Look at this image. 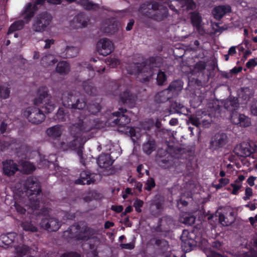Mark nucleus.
<instances>
[{
    "label": "nucleus",
    "mask_w": 257,
    "mask_h": 257,
    "mask_svg": "<svg viewBox=\"0 0 257 257\" xmlns=\"http://www.w3.org/2000/svg\"><path fill=\"white\" fill-rule=\"evenodd\" d=\"M49 89L46 86H41L37 91V97L34 100L36 106L44 104L41 108L30 107L24 111V115L33 124H40L45 119V113L52 112L55 107V104L49 99Z\"/></svg>",
    "instance_id": "nucleus-1"
},
{
    "label": "nucleus",
    "mask_w": 257,
    "mask_h": 257,
    "mask_svg": "<svg viewBox=\"0 0 257 257\" xmlns=\"http://www.w3.org/2000/svg\"><path fill=\"white\" fill-rule=\"evenodd\" d=\"M100 127L99 120L93 116H88L82 119H79L78 122L73 123L70 128L71 135L76 138L71 141L69 144L70 147L74 149L77 147V138L83 133H88L93 130Z\"/></svg>",
    "instance_id": "nucleus-2"
},
{
    "label": "nucleus",
    "mask_w": 257,
    "mask_h": 257,
    "mask_svg": "<svg viewBox=\"0 0 257 257\" xmlns=\"http://www.w3.org/2000/svg\"><path fill=\"white\" fill-rule=\"evenodd\" d=\"M26 195L29 200L30 206L33 210H38L41 199V187L38 180L33 176L27 178L24 184Z\"/></svg>",
    "instance_id": "nucleus-3"
},
{
    "label": "nucleus",
    "mask_w": 257,
    "mask_h": 257,
    "mask_svg": "<svg viewBox=\"0 0 257 257\" xmlns=\"http://www.w3.org/2000/svg\"><path fill=\"white\" fill-rule=\"evenodd\" d=\"M139 11L157 21H161L167 18L169 14L168 8L158 2H146L141 5Z\"/></svg>",
    "instance_id": "nucleus-4"
},
{
    "label": "nucleus",
    "mask_w": 257,
    "mask_h": 257,
    "mask_svg": "<svg viewBox=\"0 0 257 257\" xmlns=\"http://www.w3.org/2000/svg\"><path fill=\"white\" fill-rule=\"evenodd\" d=\"M96 233L94 229L86 225L80 226L79 224L71 225L64 232L63 235L68 241L70 239L76 240L87 241Z\"/></svg>",
    "instance_id": "nucleus-5"
},
{
    "label": "nucleus",
    "mask_w": 257,
    "mask_h": 257,
    "mask_svg": "<svg viewBox=\"0 0 257 257\" xmlns=\"http://www.w3.org/2000/svg\"><path fill=\"white\" fill-rule=\"evenodd\" d=\"M163 64V59L160 56L150 57L146 59L145 62L137 63L133 64L132 70H128L130 74H138L145 73L151 67H160Z\"/></svg>",
    "instance_id": "nucleus-6"
},
{
    "label": "nucleus",
    "mask_w": 257,
    "mask_h": 257,
    "mask_svg": "<svg viewBox=\"0 0 257 257\" xmlns=\"http://www.w3.org/2000/svg\"><path fill=\"white\" fill-rule=\"evenodd\" d=\"M52 20V16L47 12H44L35 17L32 28L36 32H43L50 24Z\"/></svg>",
    "instance_id": "nucleus-7"
},
{
    "label": "nucleus",
    "mask_w": 257,
    "mask_h": 257,
    "mask_svg": "<svg viewBox=\"0 0 257 257\" xmlns=\"http://www.w3.org/2000/svg\"><path fill=\"white\" fill-rule=\"evenodd\" d=\"M61 99L63 105L68 108L83 110L86 105L84 99L76 98L71 92L64 93Z\"/></svg>",
    "instance_id": "nucleus-8"
},
{
    "label": "nucleus",
    "mask_w": 257,
    "mask_h": 257,
    "mask_svg": "<svg viewBox=\"0 0 257 257\" xmlns=\"http://www.w3.org/2000/svg\"><path fill=\"white\" fill-rule=\"evenodd\" d=\"M189 121L192 125L197 127L202 125L204 127H208L212 121L211 114L205 110H198L195 116H192L189 118Z\"/></svg>",
    "instance_id": "nucleus-9"
},
{
    "label": "nucleus",
    "mask_w": 257,
    "mask_h": 257,
    "mask_svg": "<svg viewBox=\"0 0 257 257\" xmlns=\"http://www.w3.org/2000/svg\"><path fill=\"white\" fill-rule=\"evenodd\" d=\"M24 237L14 232L2 234L0 236V244L6 246H15L16 244L23 242Z\"/></svg>",
    "instance_id": "nucleus-10"
},
{
    "label": "nucleus",
    "mask_w": 257,
    "mask_h": 257,
    "mask_svg": "<svg viewBox=\"0 0 257 257\" xmlns=\"http://www.w3.org/2000/svg\"><path fill=\"white\" fill-rule=\"evenodd\" d=\"M228 142V137L224 133H218L213 136L210 141L209 148L212 151L223 148Z\"/></svg>",
    "instance_id": "nucleus-11"
},
{
    "label": "nucleus",
    "mask_w": 257,
    "mask_h": 257,
    "mask_svg": "<svg viewBox=\"0 0 257 257\" xmlns=\"http://www.w3.org/2000/svg\"><path fill=\"white\" fill-rule=\"evenodd\" d=\"M41 227L49 232L56 231L61 224L59 220L54 217H42L40 223Z\"/></svg>",
    "instance_id": "nucleus-12"
},
{
    "label": "nucleus",
    "mask_w": 257,
    "mask_h": 257,
    "mask_svg": "<svg viewBox=\"0 0 257 257\" xmlns=\"http://www.w3.org/2000/svg\"><path fill=\"white\" fill-rule=\"evenodd\" d=\"M126 111V109L120 108L118 111L113 112L112 115L116 118L112 121V122L114 125L122 127L128 124L131 122V118L125 114Z\"/></svg>",
    "instance_id": "nucleus-13"
},
{
    "label": "nucleus",
    "mask_w": 257,
    "mask_h": 257,
    "mask_svg": "<svg viewBox=\"0 0 257 257\" xmlns=\"http://www.w3.org/2000/svg\"><path fill=\"white\" fill-rule=\"evenodd\" d=\"M96 49L100 55L107 56L113 51V44L107 38L101 39L96 44Z\"/></svg>",
    "instance_id": "nucleus-14"
},
{
    "label": "nucleus",
    "mask_w": 257,
    "mask_h": 257,
    "mask_svg": "<svg viewBox=\"0 0 257 257\" xmlns=\"http://www.w3.org/2000/svg\"><path fill=\"white\" fill-rule=\"evenodd\" d=\"M233 152L238 156L247 157L254 152V149L251 147L249 143L243 142L237 145L234 148Z\"/></svg>",
    "instance_id": "nucleus-15"
},
{
    "label": "nucleus",
    "mask_w": 257,
    "mask_h": 257,
    "mask_svg": "<svg viewBox=\"0 0 257 257\" xmlns=\"http://www.w3.org/2000/svg\"><path fill=\"white\" fill-rule=\"evenodd\" d=\"M230 121L234 124L244 127H247L250 124L248 117L237 112H233L230 114Z\"/></svg>",
    "instance_id": "nucleus-16"
},
{
    "label": "nucleus",
    "mask_w": 257,
    "mask_h": 257,
    "mask_svg": "<svg viewBox=\"0 0 257 257\" xmlns=\"http://www.w3.org/2000/svg\"><path fill=\"white\" fill-rule=\"evenodd\" d=\"M231 12V8L229 5H219L213 9L212 14L216 20L220 21L224 16Z\"/></svg>",
    "instance_id": "nucleus-17"
},
{
    "label": "nucleus",
    "mask_w": 257,
    "mask_h": 257,
    "mask_svg": "<svg viewBox=\"0 0 257 257\" xmlns=\"http://www.w3.org/2000/svg\"><path fill=\"white\" fill-rule=\"evenodd\" d=\"M3 173L7 176L14 175L19 170L18 164L13 160H7L3 162Z\"/></svg>",
    "instance_id": "nucleus-18"
},
{
    "label": "nucleus",
    "mask_w": 257,
    "mask_h": 257,
    "mask_svg": "<svg viewBox=\"0 0 257 257\" xmlns=\"http://www.w3.org/2000/svg\"><path fill=\"white\" fill-rule=\"evenodd\" d=\"M136 98V95L126 90L120 95L119 102L132 108L135 105Z\"/></svg>",
    "instance_id": "nucleus-19"
},
{
    "label": "nucleus",
    "mask_w": 257,
    "mask_h": 257,
    "mask_svg": "<svg viewBox=\"0 0 257 257\" xmlns=\"http://www.w3.org/2000/svg\"><path fill=\"white\" fill-rule=\"evenodd\" d=\"M224 108L227 110L233 112L235 111L239 107L238 99L237 97L229 96L227 99L223 101L222 103Z\"/></svg>",
    "instance_id": "nucleus-20"
},
{
    "label": "nucleus",
    "mask_w": 257,
    "mask_h": 257,
    "mask_svg": "<svg viewBox=\"0 0 257 257\" xmlns=\"http://www.w3.org/2000/svg\"><path fill=\"white\" fill-rule=\"evenodd\" d=\"M93 175L87 171H83L80 174L79 179L75 180V183L79 185H90L94 183L95 179Z\"/></svg>",
    "instance_id": "nucleus-21"
},
{
    "label": "nucleus",
    "mask_w": 257,
    "mask_h": 257,
    "mask_svg": "<svg viewBox=\"0 0 257 257\" xmlns=\"http://www.w3.org/2000/svg\"><path fill=\"white\" fill-rule=\"evenodd\" d=\"M113 161L114 160L111 159L109 154H102L99 156L97 160V164L101 168H107L110 167Z\"/></svg>",
    "instance_id": "nucleus-22"
},
{
    "label": "nucleus",
    "mask_w": 257,
    "mask_h": 257,
    "mask_svg": "<svg viewBox=\"0 0 257 257\" xmlns=\"http://www.w3.org/2000/svg\"><path fill=\"white\" fill-rule=\"evenodd\" d=\"M172 97V94L165 89L158 92L155 96L154 100L157 103H164Z\"/></svg>",
    "instance_id": "nucleus-23"
},
{
    "label": "nucleus",
    "mask_w": 257,
    "mask_h": 257,
    "mask_svg": "<svg viewBox=\"0 0 257 257\" xmlns=\"http://www.w3.org/2000/svg\"><path fill=\"white\" fill-rule=\"evenodd\" d=\"M78 53V49L77 48L67 46L63 51L59 53L58 55L62 58L68 59L76 56Z\"/></svg>",
    "instance_id": "nucleus-24"
},
{
    "label": "nucleus",
    "mask_w": 257,
    "mask_h": 257,
    "mask_svg": "<svg viewBox=\"0 0 257 257\" xmlns=\"http://www.w3.org/2000/svg\"><path fill=\"white\" fill-rule=\"evenodd\" d=\"M156 143L154 139L150 138L142 146L144 153L147 155L151 154L156 149Z\"/></svg>",
    "instance_id": "nucleus-25"
},
{
    "label": "nucleus",
    "mask_w": 257,
    "mask_h": 257,
    "mask_svg": "<svg viewBox=\"0 0 257 257\" xmlns=\"http://www.w3.org/2000/svg\"><path fill=\"white\" fill-rule=\"evenodd\" d=\"M61 127L59 125H56L50 127L46 130L47 135L54 139H57L61 136L62 135Z\"/></svg>",
    "instance_id": "nucleus-26"
},
{
    "label": "nucleus",
    "mask_w": 257,
    "mask_h": 257,
    "mask_svg": "<svg viewBox=\"0 0 257 257\" xmlns=\"http://www.w3.org/2000/svg\"><path fill=\"white\" fill-rule=\"evenodd\" d=\"M191 22L192 26L197 30H199L201 28V23L202 18L201 14L196 11L190 13Z\"/></svg>",
    "instance_id": "nucleus-27"
},
{
    "label": "nucleus",
    "mask_w": 257,
    "mask_h": 257,
    "mask_svg": "<svg viewBox=\"0 0 257 257\" xmlns=\"http://www.w3.org/2000/svg\"><path fill=\"white\" fill-rule=\"evenodd\" d=\"M82 87L84 91L88 95L94 96L97 94L96 87L94 86V84L89 80L83 82Z\"/></svg>",
    "instance_id": "nucleus-28"
},
{
    "label": "nucleus",
    "mask_w": 257,
    "mask_h": 257,
    "mask_svg": "<svg viewBox=\"0 0 257 257\" xmlns=\"http://www.w3.org/2000/svg\"><path fill=\"white\" fill-rule=\"evenodd\" d=\"M182 88L183 82L180 80H177L172 81L167 89L169 90V92H171L173 96L174 94L177 93L179 91H180Z\"/></svg>",
    "instance_id": "nucleus-29"
},
{
    "label": "nucleus",
    "mask_w": 257,
    "mask_h": 257,
    "mask_svg": "<svg viewBox=\"0 0 257 257\" xmlns=\"http://www.w3.org/2000/svg\"><path fill=\"white\" fill-rule=\"evenodd\" d=\"M151 213L154 216H160L163 210V203L160 201H155L151 204Z\"/></svg>",
    "instance_id": "nucleus-30"
},
{
    "label": "nucleus",
    "mask_w": 257,
    "mask_h": 257,
    "mask_svg": "<svg viewBox=\"0 0 257 257\" xmlns=\"http://www.w3.org/2000/svg\"><path fill=\"white\" fill-rule=\"evenodd\" d=\"M173 167L174 171L177 174L182 172L186 168V162L184 160L182 161L179 159L175 158L173 160Z\"/></svg>",
    "instance_id": "nucleus-31"
},
{
    "label": "nucleus",
    "mask_w": 257,
    "mask_h": 257,
    "mask_svg": "<svg viewBox=\"0 0 257 257\" xmlns=\"http://www.w3.org/2000/svg\"><path fill=\"white\" fill-rule=\"evenodd\" d=\"M24 25L25 23L23 20H18L15 21L9 27L7 35H10L15 31L23 29Z\"/></svg>",
    "instance_id": "nucleus-32"
},
{
    "label": "nucleus",
    "mask_w": 257,
    "mask_h": 257,
    "mask_svg": "<svg viewBox=\"0 0 257 257\" xmlns=\"http://www.w3.org/2000/svg\"><path fill=\"white\" fill-rule=\"evenodd\" d=\"M11 86L8 83L0 85V98L6 99L10 97Z\"/></svg>",
    "instance_id": "nucleus-33"
},
{
    "label": "nucleus",
    "mask_w": 257,
    "mask_h": 257,
    "mask_svg": "<svg viewBox=\"0 0 257 257\" xmlns=\"http://www.w3.org/2000/svg\"><path fill=\"white\" fill-rule=\"evenodd\" d=\"M35 10V6L32 7L30 3H29L27 7L26 8L24 19L27 23L29 22L30 20L34 16Z\"/></svg>",
    "instance_id": "nucleus-34"
},
{
    "label": "nucleus",
    "mask_w": 257,
    "mask_h": 257,
    "mask_svg": "<svg viewBox=\"0 0 257 257\" xmlns=\"http://www.w3.org/2000/svg\"><path fill=\"white\" fill-rule=\"evenodd\" d=\"M58 62V60L53 58L51 55H46L43 57L41 60V65L46 67L50 65L55 64Z\"/></svg>",
    "instance_id": "nucleus-35"
},
{
    "label": "nucleus",
    "mask_w": 257,
    "mask_h": 257,
    "mask_svg": "<svg viewBox=\"0 0 257 257\" xmlns=\"http://www.w3.org/2000/svg\"><path fill=\"white\" fill-rule=\"evenodd\" d=\"M87 107L88 111L92 114H96L97 113L99 112L101 109L100 101H92L91 103H89L88 105H86L85 107Z\"/></svg>",
    "instance_id": "nucleus-36"
},
{
    "label": "nucleus",
    "mask_w": 257,
    "mask_h": 257,
    "mask_svg": "<svg viewBox=\"0 0 257 257\" xmlns=\"http://www.w3.org/2000/svg\"><path fill=\"white\" fill-rule=\"evenodd\" d=\"M15 251L16 257H23L29 251L30 248L28 245H22L21 246L16 244Z\"/></svg>",
    "instance_id": "nucleus-37"
},
{
    "label": "nucleus",
    "mask_w": 257,
    "mask_h": 257,
    "mask_svg": "<svg viewBox=\"0 0 257 257\" xmlns=\"http://www.w3.org/2000/svg\"><path fill=\"white\" fill-rule=\"evenodd\" d=\"M69 64L66 61L59 62L56 67V71L61 74H66L69 71Z\"/></svg>",
    "instance_id": "nucleus-38"
},
{
    "label": "nucleus",
    "mask_w": 257,
    "mask_h": 257,
    "mask_svg": "<svg viewBox=\"0 0 257 257\" xmlns=\"http://www.w3.org/2000/svg\"><path fill=\"white\" fill-rule=\"evenodd\" d=\"M151 241L154 242L153 245L161 249H166L169 245L168 242L165 239L153 237Z\"/></svg>",
    "instance_id": "nucleus-39"
},
{
    "label": "nucleus",
    "mask_w": 257,
    "mask_h": 257,
    "mask_svg": "<svg viewBox=\"0 0 257 257\" xmlns=\"http://www.w3.org/2000/svg\"><path fill=\"white\" fill-rule=\"evenodd\" d=\"M184 108L183 105L177 100L172 101L170 106V111L173 113H181V110Z\"/></svg>",
    "instance_id": "nucleus-40"
},
{
    "label": "nucleus",
    "mask_w": 257,
    "mask_h": 257,
    "mask_svg": "<svg viewBox=\"0 0 257 257\" xmlns=\"http://www.w3.org/2000/svg\"><path fill=\"white\" fill-rule=\"evenodd\" d=\"M74 21L79 24L80 27H85L87 25L88 20L83 14L80 13L76 15Z\"/></svg>",
    "instance_id": "nucleus-41"
},
{
    "label": "nucleus",
    "mask_w": 257,
    "mask_h": 257,
    "mask_svg": "<svg viewBox=\"0 0 257 257\" xmlns=\"http://www.w3.org/2000/svg\"><path fill=\"white\" fill-rule=\"evenodd\" d=\"M167 76L165 72L159 70L156 78L157 83L158 85H163L167 81Z\"/></svg>",
    "instance_id": "nucleus-42"
},
{
    "label": "nucleus",
    "mask_w": 257,
    "mask_h": 257,
    "mask_svg": "<svg viewBox=\"0 0 257 257\" xmlns=\"http://www.w3.org/2000/svg\"><path fill=\"white\" fill-rule=\"evenodd\" d=\"M21 226L23 229L26 231L35 232L38 231L37 227L30 222H23L21 224Z\"/></svg>",
    "instance_id": "nucleus-43"
},
{
    "label": "nucleus",
    "mask_w": 257,
    "mask_h": 257,
    "mask_svg": "<svg viewBox=\"0 0 257 257\" xmlns=\"http://www.w3.org/2000/svg\"><path fill=\"white\" fill-rule=\"evenodd\" d=\"M81 4L85 10H95L98 7V5L94 4L89 0H82L81 2Z\"/></svg>",
    "instance_id": "nucleus-44"
},
{
    "label": "nucleus",
    "mask_w": 257,
    "mask_h": 257,
    "mask_svg": "<svg viewBox=\"0 0 257 257\" xmlns=\"http://www.w3.org/2000/svg\"><path fill=\"white\" fill-rule=\"evenodd\" d=\"M54 119L60 122L66 121V113L63 108H59L57 113L54 116Z\"/></svg>",
    "instance_id": "nucleus-45"
},
{
    "label": "nucleus",
    "mask_w": 257,
    "mask_h": 257,
    "mask_svg": "<svg viewBox=\"0 0 257 257\" xmlns=\"http://www.w3.org/2000/svg\"><path fill=\"white\" fill-rule=\"evenodd\" d=\"M155 186L156 183L155 179L152 177H150L145 183L144 189L146 190L150 191L155 187Z\"/></svg>",
    "instance_id": "nucleus-46"
},
{
    "label": "nucleus",
    "mask_w": 257,
    "mask_h": 257,
    "mask_svg": "<svg viewBox=\"0 0 257 257\" xmlns=\"http://www.w3.org/2000/svg\"><path fill=\"white\" fill-rule=\"evenodd\" d=\"M196 218L193 215H185L182 218V221L184 224L192 225L195 222Z\"/></svg>",
    "instance_id": "nucleus-47"
},
{
    "label": "nucleus",
    "mask_w": 257,
    "mask_h": 257,
    "mask_svg": "<svg viewBox=\"0 0 257 257\" xmlns=\"http://www.w3.org/2000/svg\"><path fill=\"white\" fill-rule=\"evenodd\" d=\"M206 67V64L205 62L199 61L194 66V69L198 72H203Z\"/></svg>",
    "instance_id": "nucleus-48"
},
{
    "label": "nucleus",
    "mask_w": 257,
    "mask_h": 257,
    "mask_svg": "<svg viewBox=\"0 0 257 257\" xmlns=\"http://www.w3.org/2000/svg\"><path fill=\"white\" fill-rule=\"evenodd\" d=\"M144 205V201L139 199H137L134 203V207L135 208L136 211L140 213L142 212L141 207H143Z\"/></svg>",
    "instance_id": "nucleus-49"
},
{
    "label": "nucleus",
    "mask_w": 257,
    "mask_h": 257,
    "mask_svg": "<svg viewBox=\"0 0 257 257\" xmlns=\"http://www.w3.org/2000/svg\"><path fill=\"white\" fill-rule=\"evenodd\" d=\"M209 107L210 108H211L212 107H214V108L212 110H211L212 111H214V116L215 117H219V116H221V115H220V111L221 110V107L220 105H216L215 106L213 105V104H212V106H211L210 105H209Z\"/></svg>",
    "instance_id": "nucleus-50"
},
{
    "label": "nucleus",
    "mask_w": 257,
    "mask_h": 257,
    "mask_svg": "<svg viewBox=\"0 0 257 257\" xmlns=\"http://www.w3.org/2000/svg\"><path fill=\"white\" fill-rule=\"evenodd\" d=\"M235 183L230 184V186L233 188V189L231 191V194L233 195H236L238 193V190L241 188V184L237 185Z\"/></svg>",
    "instance_id": "nucleus-51"
},
{
    "label": "nucleus",
    "mask_w": 257,
    "mask_h": 257,
    "mask_svg": "<svg viewBox=\"0 0 257 257\" xmlns=\"http://www.w3.org/2000/svg\"><path fill=\"white\" fill-rule=\"evenodd\" d=\"M252 194V189L250 187H246L245 190V196L243 197V199L245 201L249 200Z\"/></svg>",
    "instance_id": "nucleus-52"
},
{
    "label": "nucleus",
    "mask_w": 257,
    "mask_h": 257,
    "mask_svg": "<svg viewBox=\"0 0 257 257\" xmlns=\"http://www.w3.org/2000/svg\"><path fill=\"white\" fill-rule=\"evenodd\" d=\"M60 257H81L80 254L75 251L65 252L61 255Z\"/></svg>",
    "instance_id": "nucleus-53"
},
{
    "label": "nucleus",
    "mask_w": 257,
    "mask_h": 257,
    "mask_svg": "<svg viewBox=\"0 0 257 257\" xmlns=\"http://www.w3.org/2000/svg\"><path fill=\"white\" fill-rule=\"evenodd\" d=\"M15 207L17 212L21 214H25L26 212V209L19 203L16 202L15 204Z\"/></svg>",
    "instance_id": "nucleus-54"
},
{
    "label": "nucleus",
    "mask_w": 257,
    "mask_h": 257,
    "mask_svg": "<svg viewBox=\"0 0 257 257\" xmlns=\"http://www.w3.org/2000/svg\"><path fill=\"white\" fill-rule=\"evenodd\" d=\"M10 146L9 142L0 140V150L2 151H5L8 150Z\"/></svg>",
    "instance_id": "nucleus-55"
},
{
    "label": "nucleus",
    "mask_w": 257,
    "mask_h": 257,
    "mask_svg": "<svg viewBox=\"0 0 257 257\" xmlns=\"http://www.w3.org/2000/svg\"><path fill=\"white\" fill-rule=\"evenodd\" d=\"M226 218L223 214H219V220L221 224L223 226H228L231 224V222L228 221H226Z\"/></svg>",
    "instance_id": "nucleus-56"
},
{
    "label": "nucleus",
    "mask_w": 257,
    "mask_h": 257,
    "mask_svg": "<svg viewBox=\"0 0 257 257\" xmlns=\"http://www.w3.org/2000/svg\"><path fill=\"white\" fill-rule=\"evenodd\" d=\"M257 65V58L249 59L246 63V67L250 68Z\"/></svg>",
    "instance_id": "nucleus-57"
},
{
    "label": "nucleus",
    "mask_w": 257,
    "mask_h": 257,
    "mask_svg": "<svg viewBox=\"0 0 257 257\" xmlns=\"http://www.w3.org/2000/svg\"><path fill=\"white\" fill-rule=\"evenodd\" d=\"M186 6L187 10H193L196 7V4L193 0H187L186 2Z\"/></svg>",
    "instance_id": "nucleus-58"
},
{
    "label": "nucleus",
    "mask_w": 257,
    "mask_h": 257,
    "mask_svg": "<svg viewBox=\"0 0 257 257\" xmlns=\"http://www.w3.org/2000/svg\"><path fill=\"white\" fill-rule=\"evenodd\" d=\"M120 246L122 249H133L135 248V244L133 242L127 243H121Z\"/></svg>",
    "instance_id": "nucleus-59"
},
{
    "label": "nucleus",
    "mask_w": 257,
    "mask_h": 257,
    "mask_svg": "<svg viewBox=\"0 0 257 257\" xmlns=\"http://www.w3.org/2000/svg\"><path fill=\"white\" fill-rule=\"evenodd\" d=\"M40 212L42 215H44L43 217H50L49 215H48L50 212V209L47 207L42 208L40 210Z\"/></svg>",
    "instance_id": "nucleus-60"
},
{
    "label": "nucleus",
    "mask_w": 257,
    "mask_h": 257,
    "mask_svg": "<svg viewBox=\"0 0 257 257\" xmlns=\"http://www.w3.org/2000/svg\"><path fill=\"white\" fill-rule=\"evenodd\" d=\"M212 246L213 248L219 250L222 246V243L218 240H216L212 242Z\"/></svg>",
    "instance_id": "nucleus-61"
},
{
    "label": "nucleus",
    "mask_w": 257,
    "mask_h": 257,
    "mask_svg": "<svg viewBox=\"0 0 257 257\" xmlns=\"http://www.w3.org/2000/svg\"><path fill=\"white\" fill-rule=\"evenodd\" d=\"M111 209L117 213H120L123 211V207L122 205H112Z\"/></svg>",
    "instance_id": "nucleus-62"
},
{
    "label": "nucleus",
    "mask_w": 257,
    "mask_h": 257,
    "mask_svg": "<svg viewBox=\"0 0 257 257\" xmlns=\"http://www.w3.org/2000/svg\"><path fill=\"white\" fill-rule=\"evenodd\" d=\"M208 257H225L221 254L216 252L214 251L211 250L210 253L207 255Z\"/></svg>",
    "instance_id": "nucleus-63"
},
{
    "label": "nucleus",
    "mask_w": 257,
    "mask_h": 257,
    "mask_svg": "<svg viewBox=\"0 0 257 257\" xmlns=\"http://www.w3.org/2000/svg\"><path fill=\"white\" fill-rule=\"evenodd\" d=\"M144 169V165L140 164L137 168V172L138 173V177L141 178L143 176L144 173L142 172V170Z\"/></svg>",
    "instance_id": "nucleus-64"
}]
</instances>
